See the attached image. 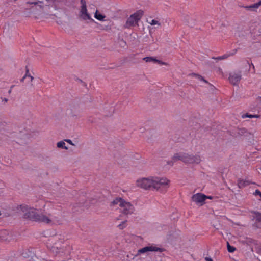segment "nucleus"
Segmentation results:
<instances>
[{"label": "nucleus", "mask_w": 261, "mask_h": 261, "mask_svg": "<svg viewBox=\"0 0 261 261\" xmlns=\"http://www.w3.org/2000/svg\"><path fill=\"white\" fill-rule=\"evenodd\" d=\"M227 250L229 252H233L236 250V248L234 247L231 246L228 242L227 243Z\"/></svg>", "instance_id": "nucleus-23"}, {"label": "nucleus", "mask_w": 261, "mask_h": 261, "mask_svg": "<svg viewBox=\"0 0 261 261\" xmlns=\"http://www.w3.org/2000/svg\"><path fill=\"white\" fill-rule=\"evenodd\" d=\"M143 15V11L140 10L133 14L127 19L124 25L125 28H129L131 27L137 25L139 21L141 19Z\"/></svg>", "instance_id": "nucleus-3"}, {"label": "nucleus", "mask_w": 261, "mask_h": 261, "mask_svg": "<svg viewBox=\"0 0 261 261\" xmlns=\"http://www.w3.org/2000/svg\"><path fill=\"white\" fill-rule=\"evenodd\" d=\"M149 23L152 25L157 24L158 26H161V23L158 21L154 19H152Z\"/></svg>", "instance_id": "nucleus-26"}, {"label": "nucleus", "mask_w": 261, "mask_h": 261, "mask_svg": "<svg viewBox=\"0 0 261 261\" xmlns=\"http://www.w3.org/2000/svg\"><path fill=\"white\" fill-rule=\"evenodd\" d=\"M209 198V199H211L212 198L211 197H207V198Z\"/></svg>", "instance_id": "nucleus-37"}, {"label": "nucleus", "mask_w": 261, "mask_h": 261, "mask_svg": "<svg viewBox=\"0 0 261 261\" xmlns=\"http://www.w3.org/2000/svg\"><path fill=\"white\" fill-rule=\"evenodd\" d=\"M205 260L206 261H213V259L211 258L208 257H206L205 258Z\"/></svg>", "instance_id": "nucleus-31"}, {"label": "nucleus", "mask_w": 261, "mask_h": 261, "mask_svg": "<svg viewBox=\"0 0 261 261\" xmlns=\"http://www.w3.org/2000/svg\"><path fill=\"white\" fill-rule=\"evenodd\" d=\"M29 77L30 78L31 81V82H32V81H33V80H34V77H33V76H32V75H30V76H29Z\"/></svg>", "instance_id": "nucleus-34"}, {"label": "nucleus", "mask_w": 261, "mask_h": 261, "mask_svg": "<svg viewBox=\"0 0 261 261\" xmlns=\"http://www.w3.org/2000/svg\"><path fill=\"white\" fill-rule=\"evenodd\" d=\"M94 17L98 20L104 21L106 16L99 13L98 10H96L94 14Z\"/></svg>", "instance_id": "nucleus-17"}, {"label": "nucleus", "mask_w": 261, "mask_h": 261, "mask_svg": "<svg viewBox=\"0 0 261 261\" xmlns=\"http://www.w3.org/2000/svg\"><path fill=\"white\" fill-rule=\"evenodd\" d=\"M57 146L58 148H62L65 149H68V147L65 145V143L62 141L58 142L57 144Z\"/></svg>", "instance_id": "nucleus-18"}, {"label": "nucleus", "mask_w": 261, "mask_h": 261, "mask_svg": "<svg viewBox=\"0 0 261 261\" xmlns=\"http://www.w3.org/2000/svg\"><path fill=\"white\" fill-rule=\"evenodd\" d=\"M255 218L258 222H261V213L258 212H254Z\"/></svg>", "instance_id": "nucleus-22"}, {"label": "nucleus", "mask_w": 261, "mask_h": 261, "mask_svg": "<svg viewBox=\"0 0 261 261\" xmlns=\"http://www.w3.org/2000/svg\"><path fill=\"white\" fill-rule=\"evenodd\" d=\"M250 184V182L248 180H242L240 179L238 180V186L240 188L246 187Z\"/></svg>", "instance_id": "nucleus-16"}, {"label": "nucleus", "mask_w": 261, "mask_h": 261, "mask_svg": "<svg viewBox=\"0 0 261 261\" xmlns=\"http://www.w3.org/2000/svg\"><path fill=\"white\" fill-rule=\"evenodd\" d=\"M80 3L82 5L81 8H86V2L85 0H81Z\"/></svg>", "instance_id": "nucleus-27"}, {"label": "nucleus", "mask_w": 261, "mask_h": 261, "mask_svg": "<svg viewBox=\"0 0 261 261\" xmlns=\"http://www.w3.org/2000/svg\"><path fill=\"white\" fill-rule=\"evenodd\" d=\"M64 242V239H60L59 242H56L54 244V247H56L57 248H58L59 247L60 249L62 248V244Z\"/></svg>", "instance_id": "nucleus-20"}, {"label": "nucleus", "mask_w": 261, "mask_h": 261, "mask_svg": "<svg viewBox=\"0 0 261 261\" xmlns=\"http://www.w3.org/2000/svg\"><path fill=\"white\" fill-rule=\"evenodd\" d=\"M25 78H26V77H25V76H23L22 77V79H21L20 81H21V82H24V79H25Z\"/></svg>", "instance_id": "nucleus-33"}, {"label": "nucleus", "mask_w": 261, "mask_h": 261, "mask_svg": "<svg viewBox=\"0 0 261 261\" xmlns=\"http://www.w3.org/2000/svg\"><path fill=\"white\" fill-rule=\"evenodd\" d=\"M11 92H12V89H10V90H9V91H8V93H9V94H10V93H11Z\"/></svg>", "instance_id": "nucleus-35"}, {"label": "nucleus", "mask_w": 261, "mask_h": 261, "mask_svg": "<svg viewBox=\"0 0 261 261\" xmlns=\"http://www.w3.org/2000/svg\"><path fill=\"white\" fill-rule=\"evenodd\" d=\"M242 79V71L241 70H234L229 74L228 78L230 84L233 85H238Z\"/></svg>", "instance_id": "nucleus-6"}, {"label": "nucleus", "mask_w": 261, "mask_h": 261, "mask_svg": "<svg viewBox=\"0 0 261 261\" xmlns=\"http://www.w3.org/2000/svg\"><path fill=\"white\" fill-rule=\"evenodd\" d=\"M47 1H49L50 0H46Z\"/></svg>", "instance_id": "nucleus-40"}, {"label": "nucleus", "mask_w": 261, "mask_h": 261, "mask_svg": "<svg viewBox=\"0 0 261 261\" xmlns=\"http://www.w3.org/2000/svg\"><path fill=\"white\" fill-rule=\"evenodd\" d=\"M80 17L84 20H91L92 21H94L91 17L90 14L88 13L87 8L81 9Z\"/></svg>", "instance_id": "nucleus-11"}, {"label": "nucleus", "mask_w": 261, "mask_h": 261, "mask_svg": "<svg viewBox=\"0 0 261 261\" xmlns=\"http://www.w3.org/2000/svg\"><path fill=\"white\" fill-rule=\"evenodd\" d=\"M2 101H4L5 102H7V101H8V99H7L6 98H2Z\"/></svg>", "instance_id": "nucleus-32"}, {"label": "nucleus", "mask_w": 261, "mask_h": 261, "mask_svg": "<svg viewBox=\"0 0 261 261\" xmlns=\"http://www.w3.org/2000/svg\"><path fill=\"white\" fill-rule=\"evenodd\" d=\"M259 100H260V101L261 102V97H259Z\"/></svg>", "instance_id": "nucleus-39"}, {"label": "nucleus", "mask_w": 261, "mask_h": 261, "mask_svg": "<svg viewBox=\"0 0 261 261\" xmlns=\"http://www.w3.org/2000/svg\"><path fill=\"white\" fill-rule=\"evenodd\" d=\"M124 199L121 197H117L114 199L110 203L111 206H114L117 204L120 207V203L124 201Z\"/></svg>", "instance_id": "nucleus-14"}, {"label": "nucleus", "mask_w": 261, "mask_h": 261, "mask_svg": "<svg viewBox=\"0 0 261 261\" xmlns=\"http://www.w3.org/2000/svg\"><path fill=\"white\" fill-rule=\"evenodd\" d=\"M164 249L157 247L153 246H149L143 247L138 251V254L140 253H144L148 251H159L162 252L164 251Z\"/></svg>", "instance_id": "nucleus-8"}, {"label": "nucleus", "mask_w": 261, "mask_h": 261, "mask_svg": "<svg viewBox=\"0 0 261 261\" xmlns=\"http://www.w3.org/2000/svg\"><path fill=\"white\" fill-rule=\"evenodd\" d=\"M68 110L73 117L77 116V114L82 111L79 101L76 100L71 101L69 104Z\"/></svg>", "instance_id": "nucleus-7"}, {"label": "nucleus", "mask_w": 261, "mask_h": 261, "mask_svg": "<svg viewBox=\"0 0 261 261\" xmlns=\"http://www.w3.org/2000/svg\"><path fill=\"white\" fill-rule=\"evenodd\" d=\"M201 160L200 156L198 154H189L184 152L183 162L188 164H198L200 163Z\"/></svg>", "instance_id": "nucleus-5"}, {"label": "nucleus", "mask_w": 261, "mask_h": 261, "mask_svg": "<svg viewBox=\"0 0 261 261\" xmlns=\"http://www.w3.org/2000/svg\"><path fill=\"white\" fill-rule=\"evenodd\" d=\"M242 117H243V118L248 117L250 118H258L259 117V116L257 115H251V114H248V113H246V114L244 115Z\"/></svg>", "instance_id": "nucleus-24"}, {"label": "nucleus", "mask_w": 261, "mask_h": 261, "mask_svg": "<svg viewBox=\"0 0 261 261\" xmlns=\"http://www.w3.org/2000/svg\"><path fill=\"white\" fill-rule=\"evenodd\" d=\"M120 207L121 215H120V217L123 215L127 217L128 215L134 214L135 211V208L134 205L130 202L125 200L120 203Z\"/></svg>", "instance_id": "nucleus-4"}, {"label": "nucleus", "mask_w": 261, "mask_h": 261, "mask_svg": "<svg viewBox=\"0 0 261 261\" xmlns=\"http://www.w3.org/2000/svg\"><path fill=\"white\" fill-rule=\"evenodd\" d=\"M184 152H179L175 153L173 156L172 157L171 160L168 162V164L170 165H173L174 163L178 161H181L183 162L184 160Z\"/></svg>", "instance_id": "nucleus-10"}, {"label": "nucleus", "mask_w": 261, "mask_h": 261, "mask_svg": "<svg viewBox=\"0 0 261 261\" xmlns=\"http://www.w3.org/2000/svg\"><path fill=\"white\" fill-rule=\"evenodd\" d=\"M17 210L21 211L23 217L29 220L46 224H49L51 222V220L50 218V214L47 216L43 214H38L34 207L22 204L17 207Z\"/></svg>", "instance_id": "nucleus-2"}, {"label": "nucleus", "mask_w": 261, "mask_h": 261, "mask_svg": "<svg viewBox=\"0 0 261 261\" xmlns=\"http://www.w3.org/2000/svg\"><path fill=\"white\" fill-rule=\"evenodd\" d=\"M66 141L72 145H74V143H73L72 141L70 139H67L66 140Z\"/></svg>", "instance_id": "nucleus-30"}, {"label": "nucleus", "mask_w": 261, "mask_h": 261, "mask_svg": "<svg viewBox=\"0 0 261 261\" xmlns=\"http://www.w3.org/2000/svg\"><path fill=\"white\" fill-rule=\"evenodd\" d=\"M170 181L166 178L149 177L141 178L136 181L138 187L147 190H156L160 192L166 191L170 186Z\"/></svg>", "instance_id": "nucleus-1"}, {"label": "nucleus", "mask_w": 261, "mask_h": 261, "mask_svg": "<svg viewBox=\"0 0 261 261\" xmlns=\"http://www.w3.org/2000/svg\"><path fill=\"white\" fill-rule=\"evenodd\" d=\"M25 69H26V72L24 76H25L26 77H29L31 75V74L29 73V70L27 66L25 67Z\"/></svg>", "instance_id": "nucleus-28"}, {"label": "nucleus", "mask_w": 261, "mask_h": 261, "mask_svg": "<svg viewBox=\"0 0 261 261\" xmlns=\"http://www.w3.org/2000/svg\"><path fill=\"white\" fill-rule=\"evenodd\" d=\"M31 86L32 87H34V85H33V84H31Z\"/></svg>", "instance_id": "nucleus-38"}, {"label": "nucleus", "mask_w": 261, "mask_h": 261, "mask_svg": "<svg viewBox=\"0 0 261 261\" xmlns=\"http://www.w3.org/2000/svg\"><path fill=\"white\" fill-rule=\"evenodd\" d=\"M33 4L35 6H36L35 8H37L38 7L40 9H43V2L41 1L40 0H35L34 1H28L26 3V5H30Z\"/></svg>", "instance_id": "nucleus-12"}, {"label": "nucleus", "mask_w": 261, "mask_h": 261, "mask_svg": "<svg viewBox=\"0 0 261 261\" xmlns=\"http://www.w3.org/2000/svg\"><path fill=\"white\" fill-rule=\"evenodd\" d=\"M14 85L11 86L10 87V89H12L14 87Z\"/></svg>", "instance_id": "nucleus-36"}, {"label": "nucleus", "mask_w": 261, "mask_h": 261, "mask_svg": "<svg viewBox=\"0 0 261 261\" xmlns=\"http://www.w3.org/2000/svg\"><path fill=\"white\" fill-rule=\"evenodd\" d=\"M254 194L255 195H259L261 197V192L259 190H256Z\"/></svg>", "instance_id": "nucleus-29"}, {"label": "nucleus", "mask_w": 261, "mask_h": 261, "mask_svg": "<svg viewBox=\"0 0 261 261\" xmlns=\"http://www.w3.org/2000/svg\"><path fill=\"white\" fill-rule=\"evenodd\" d=\"M193 75L194 76H195L199 80L202 81L206 83H208V82L206 80H205V79H204V78L202 76H201V75H198V74H193Z\"/></svg>", "instance_id": "nucleus-25"}, {"label": "nucleus", "mask_w": 261, "mask_h": 261, "mask_svg": "<svg viewBox=\"0 0 261 261\" xmlns=\"http://www.w3.org/2000/svg\"><path fill=\"white\" fill-rule=\"evenodd\" d=\"M143 60L145 61L146 62L153 61L154 62H158V63L163 64V65H166V63L163 62H162L159 60H157L155 58H154L153 57H145L143 58Z\"/></svg>", "instance_id": "nucleus-15"}, {"label": "nucleus", "mask_w": 261, "mask_h": 261, "mask_svg": "<svg viewBox=\"0 0 261 261\" xmlns=\"http://www.w3.org/2000/svg\"><path fill=\"white\" fill-rule=\"evenodd\" d=\"M236 52H237V49H234L232 53H227V54H226L222 56H219L217 58L213 57V59H215L218 60L225 59L231 56H233V55H234L236 53Z\"/></svg>", "instance_id": "nucleus-13"}, {"label": "nucleus", "mask_w": 261, "mask_h": 261, "mask_svg": "<svg viewBox=\"0 0 261 261\" xmlns=\"http://www.w3.org/2000/svg\"><path fill=\"white\" fill-rule=\"evenodd\" d=\"M259 6H261V1L255 3V4H254L253 5H250L249 6H246L245 7L247 9H251V8H258Z\"/></svg>", "instance_id": "nucleus-19"}, {"label": "nucleus", "mask_w": 261, "mask_h": 261, "mask_svg": "<svg viewBox=\"0 0 261 261\" xmlns=\"http://www.w3.org/2000/svg\"><path fill=\"white\" fill-rule=\"evenodd\" d=\"M127 220H124L123 221H122L121 222V223H120V224H119L118 225V227L120 229H123L125 228L127 226Z\"/></svg>", "instance_id": "nucleus-21"}, {"label": "nucleus", "mask_w": 261, "mask_h": 261, "mask_svg": "<svg viewBox=\"0 0 261 261\" xmlns=\"http://www.w3.org/2000/svg\"><path fill=\"white\" fill-rule=\"evenodd\" d=\"M206 198L207 196L201 193H197L192 196V200L196 203H200L202 205Z\"/></svg>", "instance_id": "nucleus-9"}]
</instances>
